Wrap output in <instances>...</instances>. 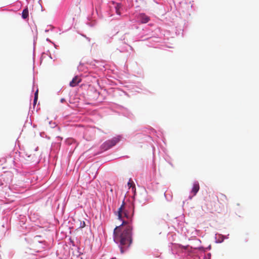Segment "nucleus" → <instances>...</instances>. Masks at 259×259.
Here are the masks:
<instances>
[{
  "label": "nucleus",
  "instance_id": "obj_10",
  "mask_svg": "<svg viewBox=\"0 0 259 259\" xmlns=\"http://www.w3.org/2000/svg\"><path fill=\"white\" fill-rule=\"evenodd\" d=\"M38 90L35 92L34 94V104H36L37 99H38Z\"/></svg>",
  "mask_w": 259,
  "mask_h": 259
},
{
  "label": "nucleus",
  "instance_id": "obj_11",
  "mask_svg": "<svg viewBox=\"0 0 259 259\" xmlns=\"http://www.w3.org/2000/svg\"><path fill=\"white\" fill-rule=\"evenodd\" d=\"M64 101H65V99H62L61 100V102L62 103L64 102Z\"/></svg>",
  "mask_w": 259,
  "mask_h": 259
},
{
  "label": "nucleus",
  "instance_id": "obj_4",
  "mask_svg": "<svg viewBox=\"0 0 259 259\" xmlns=\"http://www.w3.org/2000/svg\"><path fill=\"white\" fill-rule=\"evenodd\" d=\"M218 200L220 204H223L227 201V198L225 195L220 193L218 197Z\"/></svg>",
  "mask_w": 259,
  "mask_h": 259
},
{
  "label": "nucleus",
  "instance_id": "obj_1",
  "mask_svg": "<svg viewBox=\"0 0 259 259\" xmlns=\"http://www.w3.org/2000/svg\"><path fill=\"white\" fill-rule=\"evenodd\" d=\"M117 214L118 219L122 220V223L121 225L116 227L114 229V240L117 243H119L120 252L123 253L127 250L133 242V226L131 223L123 220L124 218L127 220L131 219L130 215L125 209L124 200L118 208Z\"/></svg>",
  "mask_w": 259,
  "mask_h": 259
},
{
  "label": "nucleus",
  "instance_id": "obj_12",
  "mask_svg": "<svg viewBox=\"0 0 259 259\" xmlns=\"http://www.w3.org/2000/svg\"><path fill=\"white\" fill-rule=\"evenodd\" d=\"M128 185L130 186V187H131L132 186V184L130 183H128Z\"/></svg>",
  "mask_w": 259,
  "mask_h": 259
},
{
  "label": "nucleus",
  "instance_id": "obj_13",
  "mask_svg": "<svg viewBox=\"0 0 259 259\" xmlns=\"http://www.w3.org/2000/svg\"><path fill=\"white\" fill-rule=\"evenodd\" d=\"M209 197H213V194H212L211 195H209Z\"/></svg>",
  "mask_w": 259,
  "mask_h": 259
},
{
  "label": "nucleus",
  "instance_id": "obj_8",
  "mask_svg": "<svg viewBox=\"0 0 259 259\" xmlns=\"http://www.w3.org/2000/svg\"><path fill=\"white\" fill-rule=\"evenodd\" d=\"M121 8V5L120 4H116L115 6V10H116V13L118 15H120V9Z\"/></svg>",
  "mask_w": 259,
  "mask_h": 259
},
{
  "label": "nucleus",
  "instance_id": "obj_7",
  "mask_svg": "<svg viewBox=\"0 0 259 259\" xmlns=\"http://www.w3.org/2000/svg\"><path fill=\"white\" fill-rule=\"evenodd\" d=\"M29 16V11L28 8H26L25 9L23 10L22 13V17L24 19H26Z\"/></svg>",
  "mask_w": 259,
  "mask_h": 259
},
{
  "label": "nucleus",
  "instance_id": "obj_15",
  "mask_svg": "<svg viewBox=\"0 0 259 259\" xmlns=\"http://www.w3.org/2000/svg\"><path fill=\"white\" fill-rule=\"evenodd\" d=\"M84 225H85V223H84V222H83V227H84Z\"/></svg>",
  "mask_w": 259,
  "mask_h": 259
},
{
  "label": "nucleus",
  "instance_id": "obj_3",
  "mask_svg": "<svg viewBox=\"0 0 259 259\" xmlns=\"http://www.w3.org/2000/svg\"><path fill=\"white\" fill-rule=\"evenodd\" d=\"M81 81V79L78 76H75L70 82L69 85L71 87L76 86Z\"/></svg>",
  "mask_w": 259,
  "mask_h": 259
},
{
  "label": "nucleus",
  "instance_id": "obj_14",
  "mask_svg": "<svg viewBox=\"0 0 259 259\" xmlns=\"http://www.w3.org/2000/svg\"><path fill=\"white\" fill-rule=\"evenodd\" d=\"M183 248L186 249L187 248V246H183Z\"/></svg>",
  "mask_w": 259,
  "mask_h": 259
},
{
  "label": "nucleus",
  "instance_id": "obj_9",
  "mask_svg": "<svg viewBox=\"0 0 259 259\" xmlns=\"http://www.w3.org/2000/svg\"><path fill=\"white\" fill-rule=\"evenodd\" d=\"M26 156H27L28 160H33L34 157H35L34 156V154H33V155H32V154L28 155L27 152H26Z\"/></svg>",
  "mask_w": 259,
  "mask_h": 259
},
{
  "label": "nucleus",
  "instance_id": "obj_2",
  "mask_svg": "<svg viewBox=\"0 0 259 259\" xmlns=\"http://www.w3.org/2000/svg\"><path fill=\"white\" fill-rule=\"evenodd\" d=\"M118 141V139L116 138H114L111 140H108L104 143L102 145L103 147L105 150H107L115 145Z\"/></svg>",
  "mask_w": 259,
  "mask_h": 259
},
{
  "label": "nucleus",
  "instance_id": "obj_5",
  "mask_svg": "<svg viewBox=\"0 0 259 259\" xmlns=\"http://www.w3.org/2000/svg\"><path fill=\"white\" fill-rule=\"evenodd\" d=\"M199 185L197 182H195L193 184V188L192 189V193H193V195H195L199 190Z\"/></svg>",
  "mask_w": 259,
  "mask_h": 259
},
{
  "label": "nucleus",
  "instance_id": "obj_6",
  "mask_svg": "<svg viewBox=\"0 0 259 259\" xmlns=\"http://www.w3.org/2000/svg\"><path fill=\"white\" fill-rule=\"evenodd\" d=\"M140 19L141 22L143 23H147L150 20L149 17L145 14H141L140 15Z\"/></svg>",
  "mask_w": 259,
  "mask_h": 259
}]
</instances>
